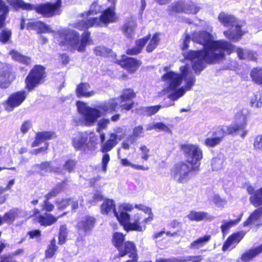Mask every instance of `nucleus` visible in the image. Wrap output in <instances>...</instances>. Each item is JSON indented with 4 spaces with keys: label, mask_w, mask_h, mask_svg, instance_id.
I'll list each match as a JSON object with an SVG mask.
<instances>
[{
    "label": "nucleus",
    "mask_w": 262,
    "mask_h": 262,
    "mask_svg": "<svg viewBox=\"0 0 262 262\" xmlns=\"http://www.w3.org/2000/svg\"><path fill=\"white\" fill-rule=\"evenodd\" d=\"M82 106L78 107V111L81 122L86 126H93L102 116L116 112L119 105L115 98L110 99L95 107L84 105L82 102Z\"/></svg>",
    "instance_id": "obj_3"
},
{
    "label": "nucleus",
    "mask_w": 262,
    "mask_h": 262,
    "mask_svg": "<svg viewBox=\"0 0 262 262\" xmlns=\"http://www.w3.org/2000/svg\"><path fill=\"white\" fill-rule=\"evenodd\" d=\"M140 149L142 151L143 153V155L142 156V159L144 160L145 161H147L150 155L149 154V149L145 146V145H142L140 147Z\"/></svg>",
    "instance_id": "obj_62"
},
{
    "label": "nucleus",
    "mask_w": 262,
    "mask_h": 262,
    "mask_svg": "<svg viewBox=\"0 0 262 262\" xmlns=\"http://www.w3.org/2000/svg\"><path fill=\"white\" fill-rule=\"evenodd\" d=\"M185 1L179 0L174 2L170 6V13H184Z\"/></svg>",
    "instance_id": "obj_41"
},
{
    "label": "nucleus",
    "mask_w": 262,
    "mask_h": 262,
    "mask_svg": "<svg viewBox=\"0 0 262 262\" xmlns=\"http://www.w3.org/2000/svg\"><path fill=\"white\" fill-rule=\"evenodd\" d=\"M250 76L254 83L262 86V67L253 68L250 72Z\"/></svg>",
    "instance_id": "obj_31"
},
{
    "label": "nucleus",
    "mask_w": 262,
    "mask_h": 262,
    "mask_svg": "<svg viewBox=\"0 0 262 262\" xmlns=\"http://www.w3.org/2000/svg\"><path fill=\"white\" fill-rule=\"evenodd\" d=\"M169 262H188L192 260L191 262H201L203 257L202 255L188 256L183 257H172L168 258Z\"/></svg>",
    "instance_id": "obj_33"
},
{
    "label": "nucleus",
    "mask_w": 262,
    "mask_h": 262,
    "mask_svg": "<svg viewBox=\"0 0 262 262\" xmlns=\"http://www.w3.org/2000/svg\"><path fill=\"white\" fill-rule=\"evenodd\" d=\"M200 10V8L198 7L194 2L191 1L186 2L185 1L184 13L187 14H196Z\"/></svg>",
    "instance_id": "obj_39"
},
{
    "label": "nucleus",
    "mask_w": 262,
    "mask_h": 262,
    "mask_svg": "<svg viewBox=\"0 0 262 262\" xmlns=\"http://www.w3.org/2000/svg\"><path fill=\"white\" fill-rule=\"evenodd\" d=\"M136 25H132L129 23H126L123 25L121 30L124 35L128 39H132L135 32Z\"/></svg>",
    "instance_id": "obj_34"
},
{
    "label": "nucleus",
    "mask_w": 262,
    "mask_h": 262,
    "mask_svg": "<svg viewBox=\"0 0 262 262\" xmlns=\"http://www.w3.org/2000/svg\"><path fill=\"white\" fill-rule=\"evenodd\" d=\"M71 200V198H62L60 200H56L55 204L57 206L58 210H62L69 205Z\"/></svg>",
    "instance_id": "obj_49"
},
{
    "label": "nucleus",
    "mask_w": 262,
    "mask_h": 262,
    "mask_svg": "<svg viewBox=\"0 0 262 262\" xmlns=\"http://www.w3.org/2000/svg\"><path fill=\"white\" fill-rule=\"evenodd\" d=\"M136 96V94L134 90L131 88H126L122 90V94L120 95L119 98L121 102H126L130 100Z\"/></svg>",
    "instance_id": "obj_38"
},
{
    "label": "nucleus",
    "mask_w": 262,
    "mask_h": 262,
    "mask_svg": "<svg viewBox=\"0 0 262 262\" xmlns=\"http://www.w3.org/2000/svg\"><path fill=\"white\" fill-rule=\"evenodd\" d=\"M84 32L81 34L80 39V44L77 47V51L79 52H84L85 51L86 46L92 43V40L91 39V32L88 29H84Z\"/></svg>",
    "instance_id": "obj_26"
},
{
    "label": "nucleus",
    "mask_w": 262,
    "mask_h": 262,
    "mask_svg": "<svg viewBox=\"0 0 262 262\" xmlns=\"http://www.w3.org/2000/svg\"><path fill=\"white\" fill-rule=\"evenodd\" d=\"M76 165L77 161L75 159L70 158L65 161L63 166L64 170L69 172H72L74 171Z\"/></svg>",
    "instance_id": "obj_45"
},
{
    "label": "nucleus",
    "mask_w": 262,
    "mask_h": 262,
    "mask_svg": "<svg viewBox=\"0 0 262 262\" xmlns=\"http://www.w3.org/2000/svg\"><path fill=\"white\" fill-rule=\"evenodd\" d=\"M245 233L241 231L231 234L226 239L222 246V250L226 251L233 244H238L244 238Z\"/></svg>",
    "instance_id": "obj_22"
},
{
    "label": "nucleus",
    "mask_w": 262,
    "mask_h": 262,
    "mask_svg": "<svg viewBox=\"0 0 262 262\" xmlns=\"http://www.w3.org/2000/svg\"><path fill=\"white\" fill-rule=\"evenodd\" d=\"M194 42L203 48L199 50H190L188 57L192 62V68L196 74H200L206 64L219 63L225 59L226 54L234 51L235 46L227 40H214L212 35L206 31H201L193 37Z\"/></svg>",
    "instance_id": "obj_1"
},
{
    "label": "nucleus",
    "mask_w": 262,
    "mask_h": 262,
    "mask_svg": "<svg viewBox=\"0 0 262 262\" xmlns=\"http://www.w3.org/2000/svg\"><path fill=\"white\" fill-rule=\"evenodd\" d=\"M162 80L168 83V88L171 90H175L182 83V77L181 75L172 71L165 73L162 76Z\"/></svg>",
    "instance_id": "obj_20"
},
{
    "label": "nucleus",
    "mask_w": 262,
    "mask_h": 262,
    "mask_svg": "<svg viewBox=\"0 0 262 262\" xmlns=\"http://www.w3.org/2000/svg\"><path fill=\"white\" fill-rule=\"evenodd\" d=\"M217 19L220 23L225 27H232L235 26V31L225 30L223 32L225 36L230 40L237 42L239 41L247 31H243L242 29V26L237 24V19L234 16L231 14L221 12L219 13Z\"/></svg>",
    "instance_id": "obj_9"
},
{
    "label": "nucleus",
    "mask_w": 262,
    "mask_h": 262,
    "mask_svg": "<svg viewBox=\"0 0 262 262\" xmlns=\"http://www.w3.org/2000/svg\"><path fill=\"white\" fill-rule=\"evenodd\" d=\"M11 31L7 29H4L0 32V42L4 44L7 43L11 37Z\"/></svg>",
    "instance_id": "obj_48"
},
{
    "label": "nucleus",
    "mask_w": 262,
    "mask_h": 262,
    "mask_svg": "<svg viewBox=\"0 0 262 262\" xmlns=\"http://www.w3.org/2000/svg\"><path fill=\"white\" fill-rule=\"evenodd\" d=\"M46 68L41 64H35L30 70L25 79V88L29 92L43 84L47 79Z\"/></svg>",
    "instance_id": "obj_10"
},
{
    "label": "nucleus",
    "mask_w": 262,
    "mask_h": 262,
    "mask_svg": "<svg viewBox=\"0 0 262 262\" xmlns=\"http://www.w3.org/2000/svg\"><path fill=\"white\" fill-rule=\"evenodd\" d=\"M262 253V243L254 248L245 251L241 256L242 262H250L255 257Z\"/></svg>",
    "instance_id": "obj_21"
},
{
    "label": "nucleus",
    "mask_w": 262,
    "mask_h": 262,
    "mask_svg": "<svg viewBox=\"0 0 262 262\" xmlns=\"http://www.w3.org/2000/svg\"><path fill=\"white\" fill-rule=\"evenodd\" d=\"M245 60L256 61L257 60L256 53L251 50H246Z\"/></svg>",
    "instance_id": "obj_61"
},
{
    "label": "nucleus",
    "mask_w": 262,
    "mask_h": 262,
    "mask_svg": "<svg viewBox=\"0 0 262 262\" xmlns=\"http://www.w3.org/2000/svg\"><path fill=\"white\" fill-rule=\"evenodd\" d=\"M124 229L126 231H142V227L140 225H138L135 222L131 223L129 222L127 225L125 227Z\"/></svg>",
    "instance_id": "obj_53"
},
{
    "label": "nucleus",
    "mask_w": 262,
    "mask_h": 262,
    "mask_svg": "<svg viewBox=\"0 0 262 262\" xmlns=\"http://www.w3.org/2000/svg\"><path fill=\"white\" fill-rule=\"evenodd\" d=\"M90 88V85L88 82H80L76 86L75 93L76 96L80 97H89L94 95L93 91H88Z\"/></svg>",
    "instance_id": "obj_24"
},
{
    "label": "nucleus",
    "mask_w": 262,
    "mask_h": 262,
    "mask_svg": "<svg viewBox=\"0 0 262 262\" xmlns=\"http://www.w3.org/2000/svg\"><path fill=\"white\" fill-rule=\"evenodd\" d=\"M55 208L54 205L49 200L44 199L40 205V210L37 208L33 209L32 214L30 216L33 217V221L38 223L41 226L45 227L51 226L56 223L59 218L67 214V212H63L57 216L50 213Z\"/></svg>",
    "instance_id": "obj_7"
},
{
    "label": "nucleus",
    "mask_w": 262,
    "mask_h": 262,
    "mask_svg": "<svg viewBox=\"0 0 262 262\" xmlns=\"http://www.w3.org/2000/svg\"><path fill=\"white\" fill-rule=\"evenodd\" d=\"M101 161V168L103 172H106L108 163L110 160V157L107 152H104Z\"/></svg>",
    "instance_id": "obj_55"
},
{
    "label": "nucleus",
    "mask_w": 262,
    "mask_h": 262,
    "mask_svg": "<svg viewBox=\"0 0 262 262\" xmlns=\"http://www.w3.org/2000/svg\"><path fill=\"white\" fill-rule=\"evenodd\" d=\"M97 137L94 132L81 133L72 139V145L76 150L94 151L97 148Z\"/></svg>",
    "instance_id": "obj_12"
},
{
    "label": "nucleus",
    "mask_w": 262,
    "mask_h": 262,
    "mask_svg": "<svg viewBox=\"0 0 262 262\" xmlns=\"http://www.w3.org/2000/svg\"><path fill=\"white\" fill-rule=\"evenodd\" d=\"M68 232L66 225H63L60 226L58 235V244L59 245L64 244L67 241Z\"/></svg>",
    "instance_id": "obj_43"
},
{
    "label": "nucleus",
    "mask_w": 262,
    "mask_h": 262,
    "mask_svg": "<svg viewBox=\"0 0 262 262\" xmlns=\"http://www.w3.org/2000/svg\"><path fill=\"white\" fill-rule=\"evenodd\" d=\"M121 164L124 166H130L137 170H146L148 169V167L131 163L126 158L122 159L120 161Z\"/></svg>",
    "instance_id": "obj_46"
},
{
    "label": "nucleus",
    "mask_w": 262,
    "mask_h": 262,
    "mask_svg": "<svg viewBox=\"0 0 262 262\" xmlns=\"http://www.w3.org/2000/svg\"><path fill=\"white\" fill-rule=\"evenodd\" d=\"M59 37L62 39L59 43L60 47L70 45L74 47L79 42V34L75 30H64L58 32Z\"/></svg>",
    "instance_id": "obj_16"
},
{
    "label": "nucleus",
    "mask_w": 262,
    "mask_h": 262,
    "mask_svg": "<svg viewBox=\"0 0 262 262\" xmlns=\"http://www.w3.org/2000/svg\"><path fill=\"white\" fill-rule=\"evenodd\" d=\"M100 212L102 214L107 215L111 212H117L115 201L110 199L106 198L100 206Z\"/></svg>",
    "instance_id": "obj_25"
},
{
    "label": "nucleus",
    "mask_w": 262,
    "mask_h": 262,
    "mask_svg": "<svg viewBox=\"0 0 262 262\" xmlns=\"http://www.w3.org/2000/svg\"><path fill=\"white\" fill-rule=\"evenodd\" d=\"M160 33L158 32L154 33L151 36L150 33L145 36L136 40V46L126 50L125 53L128 55H137L141 53L142 50L148 41L149 43L146 47V51L147 53L152 52L158 46L160 42Z\"/></svg>",
    "instance_id": "obj_11"
},
{
    "label": "nucleus",
    "mask_w": 262,
    "mask_h": 262,
    "mask_svg": "<svg viewBox=\"0 0 262 262\" xmlns=\"http://www.w3.org/2000/svg\"><path fill=\"white\" fill-rule=\"evenodd\" d=\"M115 62L130 74L135 73L142 64L140 60L135 58L124 55L122 56L121 59L117 60Z\"/></svg>",
    "instance_id": "obj_19"
},
{
    "label": "nucleus",
    "mask_w": 262,
    "mask_h": 262,
    "mask_svg": "<svg viewBox=\"0 0 262 262\" xmlns=\"http://www.w3.org/2000/svg\"><path fill=\"white\" fill-rule=\"evenodd\" d=\"M5 191L6 188L0 187V205L5 203L8 197V194H5Z\"/></svg>",
    "instance_id": "obj_63"
},
{
    "label": "nucleus",
    "mask_w": 262,
    "mask_h": 262,
    "mask_svg": "<svg viewBox=\"0 0 262 262\" xmlns=\"http://www.w3.org/2000/svg\"><path fill=\"white\" fill-rule=\"evenodd\" d=\"M51 32V29L48 25L42 21L38 20L37 33L38 34L46 33Z\"/></svg>",
    "instance_id": "obj_50"
},
{
    "label": "nucleus",
    "mask_w": 262,
    "mask_h": 262,
    "mask_svg": "<svg viewBox=\"0 0 262 262\" xmlns=\"http://www.w3.org/2000/svg\"><path fill=\"white\" fill-rule=\"evenodd\" d=\"M51 162L50 161H44L40 164L35 165V167L40 171H47L51 167Z\"/></svg>",
    "instance_id": "obj_58"
},
{
    "label": "nucleus",
    "mask_w": 262,
    "mask_h": 262,
    "mask_svg": "<svg viewBox=\"0 0 262 262\" xmlns=\"http://www.w3.org/2000/svg\"><path fill=\"white\" fill-rule=\"evenodd\" d=\"M116 0L112 2V5L103 11L98 17L87 18L78 20L74 25V27L78 30L89 29L92 27H107L110 24L117 21L118 18L116 13Z\"/></svg>",
    "instance_id": "obj_5"
},
{
    "label": "nucleus",
    "mask_w": 262,
    "mask_h": 262,
    "mask_svg": "<svg viewBox=\"0 0 262 262\" xmlns=\"http://www.w3.org/2000/svg\"><path fill=\"white\" fill-rule=\"evenodd\" d=\"M8 3L15 10H34L43 17L50 18L61 14V0H56L54 3L47 2L33 5L25 3L23 0H9Z\"/></svg>",
    "instance_id": "obj_4"
},
{
    "label": "nucleus",
    "mask_w": 262,
    "mask_h": 262,
    "mask_svg": "<svg viewBox=\"0 0 262 262\" xmlns=\"http://www.w3.org/2000/svg\"><path fill=\"white\" fill-rule=\"evenodd\" d=\"M250 103L251 107H261L262 106V93L260 92L253 93Z\"/></svg>",
    "instance_id": "obj_42"
},
{
    "label": "nucleus",
    "mask_w": 262,
    "mask_h": 262,
    "mask_svg": "<svg viewBox=\"0 0 262 262\" xmlns=\"http://www.w3.org/2000/svg\"><path fill=\"white\" fill-rule=\"evenodd\" d=\"M27 97V93L24 90L12 93L3 102L5 110L8 112L13 111L21 105Z\"/></svg>",
    "instance_id": "obj_13"
},
{
    "label": "nucleus",
    "mask_w": 262,
    "mask_h": 262,
    "mask_svg": "<svg viewBox=\"0 0 262 262\" xmlns=\"http://www.w3.org/2000/svg\"><path fill=\"white\" fill-rule=\"evenodd\" d=\"M112 244L118 251V254L114 259L124 257L127 255L135 261L138 259L136 244L133 241H125V235L120 232H115L112 234Z\"/></svg>",
    "instance_id": "obj_8"
},
{
    "label": "nucleus",
    "mask_w": 262,
    "mask_h": 262,
    "mask_svg": "<svg viewBox=\"0 0 262 262\" xmlns=\"http://www.w3.org/2000/svg\"><path fill=\"white\" fill-rule=\"evenodd\" d=\"M95 54L97 56L108 57L112 56L113 51L103 46H97L94 49Z\"/></svg>",
    "instance_id": "obj_37"
},
{
    "label": "nucleus",
    "mask_w": 262,
    "mask_h": 262,
    "mask_svg": "<svg viewBox=\"0 0 262 262\" xmlns=\"http://www.w3.org/2000/svg\"><path fill=\"white\" fill-rule=\"evenodd\" d=\"M96 223L97 219L94 216L87 215L78 222L76 228L79 232L83 233L86 235L91 233Z\"/></svg>",
    "instance_id": "obj_18"
},
{
    "label": "nucleus",
    "mask_w": 262,
    "mask_h": 262,
    "mask_svg": "<svg viewBox=\"0 0 262 262\" xmlns=\"http://www.w3.org/2000/svg\"><path fill=\"white\" fill-rule=\"evenodd\" d=\"M242 216V215H240L235 220H230L229 221L224 222V223L221 226V229L224 236L227 234L229 229L232 227L236 225L241 221Z\"/></svg>",
    "instance_id": "obj_32"
},
{
    "label": "nucleus",
    "mask_w": 262,
    "mask_h": 262,
    "mask_svg": "<svg viewBox=\"0 0 262 262\" xmlns=\"http://www.w3.org/2000/svg\"><path fill=\"white\" fill-rule=\"evenodd\" d=\"M101 6L99 5L97 2H94L90 6V9L85 12L86 16L96 15L100 12Z\"/></svg>",
    "instance_id": "obj_47"
},
{
    "label": "nucleus",
    "mask_w": 262,
    "mask_h": 262,
    "mask_svg": "<svg viewBox=\"0 0 262 262\" xmlns=\"http://www.w3.org/2000/svg\"><path fill=\"white\" fill-rule=\"evenodd\" d=\"M242 188L246 189L248 194L250 195L249 202L255 207L262 206V187L255 190L254 187L249 182H245L242 184Z\"/></svg>",
    "instance_id": "obj_15"
},
{
    "label": "nucleus",
    "mask_w": 262,
    "mask_h": 262,
    "mask_svg": "<svg viewBox=\"0 0 262 262\" xmlns=\"http://www.w3.org/2000/svg\"><path fill=\"white\" fill-rule=\"evenodd\" d=\"M247 122L245 120L239 123H235L230 125H219L215 127L212 131L213 137L207 138L205 144L208 147H215L219 145L223 138L227 135H231L238 131H242V137H244L247 134L245 130Z\"/></svg>",
    "instance_id": "obj_6"
},
{
    "label": "nucleus",
    "mask_w": 262,
    "mask_h": 262,
    "mask_svg": "<svg viewBox=\"0 0 262 262\" xmlns=\"http://www.w3.org/2000/svg\"><path fill=\"white\" fill-rule=\"evenodd\" d=\"M27 235L29 236V239L40 238L41 236V232L39 229H34L28 231Z\"/></svg>",
    "instance_id": "obj_56"
},
{
    "label": "nucleus",
    "mask_w": 262,
    "mask_h": 262,
    "mask_svg": "<svg viewBox=\"0 0 262 262\" xmlns=\"http://www.w3.org/2000/svg\"><path fill=\"white\" fill-rule=\"evenodd\" d=\"M124 136H118L115 133H112L109 135V138L105 141V135L104 133L100 134V141L102 143L101 145L100 151L102 152H107L111 151L121 140Z\"/></svg>",
    "instance_id": "obj_17"
},
{
    "label": "nucleus",
    "mask_w": 262,
    "mask_h": 262,
    "mask_svg": "<svg viewBox=\"0 0 262 262\" xmlns=\"http://www.w3.org/2000/svg\"><path fill=\"white\" fill-rule=\"evenodd\" d=\"M207 213L203 211H191L187 215L190 221L200 222L207 218Z\"/></svg>",
    "instance_id": "obj_35"
},
{
    "label": "nucleus",
    "mask_w": 262,
    "mask_h": 262,
    "mask_svg": "<svg viewBox=\"0 0 262 262\" xmlns=\"http://www.w3.org/2000/svg\"><path fill=\"white\" fill-rule=\"evenodd\" d=\"M67 181L68 180L64 179L61 182L57 183L56 187H53L45 195V199L50 201L56 197L63 190V187Z\"/></svg>",
    "instance_id": "obj_27"
},
{
    "label": "nucleus",
    "mask_w": 262,
    "mask_h": 262,
    "mask_svg": "<svg viewBox=\"0 0 262 262\" xmlns=\"http://www.w3.org/2000/svg\"><path fill=\"white\" fill-rule=\"evenodd\" d=\"M148 129H155L159 130L168 131L169 130L168 126L163 122H157L154 124Z\"/></svg>",
    "instance_id": "obj_54"
},
{
    "label": "nucleus",
    "mask_w": 262,
    "mask_h": 262,
    "mask_svg": "<svg viewBox=\"0 0 262 262\" xmlns=\"http://www.w3.org/2000/svg\"><path fill=\"white\" fill-rule=\"evenodd\" d=\"M17 216V212L14 209H11L6 212L3 216L4 223L12 224L15 220Z\"/></svg>",
    "instance_id": "obj_44"
},
{
    "label": "nucleus",
    "mask_w": 262,
    "mask_h": 262,
    "mask_svg": "<svg viewBox=\"0 0 262 262\" xmlns=\"http://www.w3.org/2000/svg\"><path fill=\"white\" fill-rule=\"evenodd\" d=\"M262 217V206L258 207L249 215L247 220L243 223L244 227H247L257 221Z\"/></svg>",
    "instance_id": "obj_28"
},
{
    "label": "nucleus",
    "mask_w": 262,
    "mask_h": 262,
    "mask_svg": "<svg viewBox=\"0 0 262 262\" xmlns=\"http://www.w3.org/2000/svg\"><path fill=\"white\" fill-rule=\"evenodd\" d=\"M161 107L160 105L147 106L145 108V112L147 116H151L156 114Z\"/></svg>",
    "instance_id": "obj_52"
},
{
    "label": "nucleus",
    "mask_w": 262,
    "mask_h": 262,
    "mask_svg": "<svg viewBox=\"0 0 262 262\" xmlns=\"http://www.w3.org/2000/svg\"><path fill=\"white\" fill-rule=\"evenodd\" d=\"M114 216L116 217L120 224L123 227V228L127 225L130 221V215L124 211L119 213L117 211L115 212Z\"/></svg>",
    "instance_id": "obj_40"
},
{
    "label": "nucleus",
    "mask_w": 262,
    "mask_h": 262,
    "mask_svg": "<svg viewBox=\"0 0 262 262\" xmlns=\"http://www.w3.org/2000/svg\"><path fill=\"white\" fill-rule=\"evenodd\" d=\"M110 120L107 118H103L98 122L96 130L99 133L103 129H105L110 124Z\"/></svg>",
    "instance_id": "obj_51"
},
{
    "label": "nucleus",
    "mask_w": 262,
    "mask_h": 262,
    "mask_svg": "<svg viewBox=\"0 0 262 262\" xmlns=\"http://www.w3.org/2000/svg\"><path fill=\"white\" fill-rule=\"evenodd\" d=\"M55 133L51 131L38 132L36 134L34 141L31 144V147L38 146L42 142L55 138Z\"/></svg>",
    "instance_id": "obj_23"
},
{
    "label": "nucleus",
    "mask_w": 262,
    "mask_h": 262,
    "mask_svg": "<svg viewBox=\"0 0 262 262\" xmlns=\"http://www.w3.org/2000/svg\"><path fill=\"white\" fill-rule=\"evenodd\" d=\"M210 239V235H205L204 236L199 237L192 242L190 244L189 247L191 249H199L208 243Z\"/></svg>",
    "instance_id": "obj_36"
},
{
    "label": "nucleus",
    "mask_w": 262,
    "mask_h": 262,
    "mask_svg": "<svg viewBox=\"0 0 262 262\" xmlns=\"http://www.w3.org/2000/svg\"><path fill=\"white\" fill-rule=\"evenodd\" d=\"M58 247L56 245V240L55 237L52 238L47 245V248L45 251V256L46 258H51L54 256L58 251Z\"/></svg>",
    "instance_id": "obj_30"
},
{
    "label": "nucleus",
    "mask_w": 262,
    "mask_h": 262,
    "mask_svg": "<svg viewBox=\"0 0 262 262\" xmlns=\"http://www.w3.org/2000/svg\"><path fill=\"white\" fill-rule=\"evenodd\" d=\"M254 148L256 150H262V135H257L253 143Z\"/></svg>",
    "instance_id": "obj_57"
},
{
    "label": "nucleus",
    "mask_w": 262,
    "mask_h": 262,
    "mask_svg": "<svg viewBox=\"0 0 262 262\" xmlns=\"http://www.w3.org/2000/svg\"><path fill=\"white\" fill-rule=\"evenodd\" d=\"M143 132V128L141 125H138L134 127L133 129L132 136L138 138L141 136Z\"/></svg>",
    "instance_id": "obj_64"
},
{
    "label": "nucleus",
    "mask_w": 262,
    "mask_h": 262,
    "mask_svg": "<svg viewBox=\"0 0 262 262\" xmlns=\"http://www.w3.org/2000/svg\"><path fill=\"white\" fill-rule=\"evenodd\" d=\"M31 126L32 123L31 121L29 120H26L22 123L20 127V131L23 134H25L28 132Z\"/></svg>",
    "instance_id": "obj_59"
},
{
    "label": "nucleus",
    "mask_w": 262,
    "mask_h": 262,
    "mask_svg": "<svg viewBox=\"0 0 262 262\" xmlns=\"http://www.w3.org/2000/svg\"><path fill=\"white\" fill-rule=\"evenodd\" d=\"M16 78V74L9 64H3L0 69V88H8Z\"/></svg>",
    "instance_id": "obj_14"
},
{
    "label": "nucleus",
    "mask_w": 262,
    "mask_h": 262,
    "mask_svg": "<svg viewBox=\"0 0 262 262\" xmlns=\"http://www.w3.org/2000/svg\"><path fill=\"white\" fill-rule=\"evenodd\" d=\"M10 11L9 6L3 0H0V29L5 27L6 20Z\"/></svg>",
    "instance_id": "obj_29"
},
{
    "label": "nucleus",
    "mask_w": 262,
    "mask_h": 262,
    "mask_svg": "<svg viewBox=\"0 0 262 262\" xmlns=\"http://www.w3.org/2000/svg\"><path fill=\"white\" fill-rule=\"evenodd\" d=\"M180 149L186 158V160L174 164L170 171L178 183H185L195 177L199 171V161L203 158V154L202 150L196 145L182 144Z\"/></svg>",
    "instance_id": "obj_2"
},
{
    "label": "nucleus",
    "mask_w": 262,
    "mask_h": 262,
    "mask_svg": "<svg viewBox=\"0 0 262 262\" xmlns=\"http://www.w3.org/2000/svg\"><path fill=\"white\" fill-rule=\"evenodd\" d=\"M0 262H18L10 253L1 256Z\"/></svg>",
    "instance_id": "obj_60"
}]
</instances>
